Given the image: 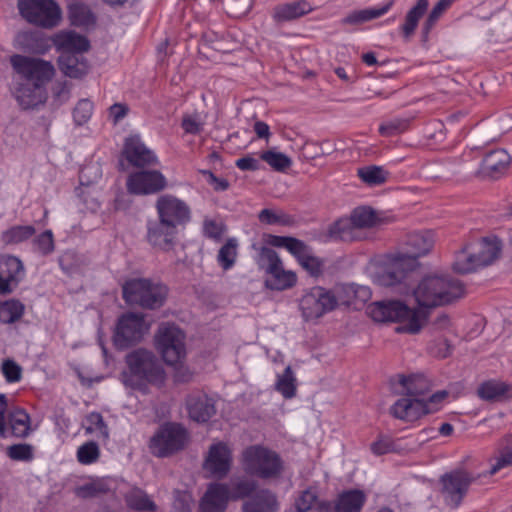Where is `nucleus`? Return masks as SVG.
<instances>
[{"label": "nucleus", "instance_id": "29", "mask_svg": "<svg viewBox=\"0 0 512 512\" xmlns=\"http://www.w3.org/2000/svg\"><path fill=\"white\" fill-rule=\"evenodd\" d=\"M59 69L70 78H82L89 71V64L83 55L61 54L58 59Z\"/></svg>", "mask_w": 512, "mask_h": 512}, {"label": "nucleus", "instance_id": "20", "mask_svg": "<svg viewBox=\"0 0 512 512\" xmlns=\"http://www.w3.org/2000/svg\"><path fill=\"white\" fill-rule=\"evenodd\" d=\"M232 465V448L228 443L218 441L208 450L204 461V469L217 478L225 477Z\"/></svg>", "mask_w": 512, "mask_h": 512}, {"label": "nucleus", "instance_id": "50", "mask_svg": "<svg viewBox=\"0 0 512 512\" xmlns=\"http://www.w3.org/2000/svg\"><path fill=\"white\" fill-rule=\"evenodd\" d=\"M24 310V305L18 300L0 302V321L4 324L14 323L23 316Z\"/></svg>", "mask_w": 512, "mask_h": 512}, {"label": "nucleus", "instance_id": "64", "mask_svg": "<svg viewBox=\"0 0 512 512\" xmlns=\"http://www.w3.org/2000/svg\"><path fill=\"white\" fill-rule=\"evenodd\" d=\"M194 499L187 491H176L174 495L173 509L175 512H191Z\"/></svg>", "mask_w": 512, "mask_h": 512}, {"label": "nucleus", "instance_id": "40", "mask_svg": "<svg viewBox=\"0 0 512 512\" xmlns=\"http://www.w3.org/2000/svg\"><path fill=\"white\" fill-rule=\"evenodd\" d=\"M490 461V475L497 473L503 468L512 466V434L505 436L500 441L497 453Z\"/></svg>", "mask_w": 512, "mask_h": 512}, {"label": "nucleus", "instance_id": "60", "mask_svg": "<svg viewBox=\"0 0 512 512\" xmlns=\"http://www.w3.org/2000/svg\"><path fill=\"white\" fill-rule=\"evenodd\" d=\"M107 491L106 484L101 481H93L86 484H83L81 486H78L75 489V493L80 498H91L95 497L101 493H104Z\"/></svg>", "mask_w": 512, "mask_h": 512}, {"label": "nucleus", "instance_id": "23", "mask_svg": "<svg viewBox=\"0 0 512 512\" xmlns=\"http://www.w3.org/2000/svg\"><path fill=\"white\" fill-rule=\"evenodd\" d=\"M330 293L335 300V309L341 305L350 306L356 301L365 302L371 295L368 287L354 284L335 285L330 289Z\"/></svg>", "mask_w": 512, "mask_h": 512}, {"label": "nucleus", "instance_id": "6", "mask_svg": "<svg viewBox=\"0 0 512 512\" xmlns=\"http://www.w3.org/2000/svg\"><path fill=\"white\" fill-rule=\"evenodd\" d=\"M232 491L226 484L214 483L208 486L200 502V512H224L230 498L249 496L256 488L252 480L232 481Z\"/></svg>", "mask_w": 512, "mask_h": 512}, {"label": "nucleus", "instance_id": "26", "mask_svg": "<svg viewBox=\"0 0 512 512\" xmlns=\"http://www.w3.org/2000/svg\"><path fill=\"white\" fill-rule=\"evenodd\" d=\"M53 44L61 54H78L88 51L90 44L86 37L73 31H62L53 38Z\"/></svg>", "mask_w": 512, "mask_h": 512}, {"label": "nucleus", "instance_id": "4", "mask_svg": "<svg viewBox=\"0 0 512 512\" xmlns=\"http://www.w3.org/2000/svg\"><path fill=\"white\" fill-rule=\"evenodd\" d=\"M419 308H433L451 303L464 294L460 281L446 276H427L413 289Z\"/></svg>", "mask_w": 512, "mask_h": 512}, {"label": "nucleus", "instance_id": "38", "mask_svg": "<svg viewBox=\"0 0 512 512\" xmlns=\"http://www.w3.org/2000/svg\"><path fill=\"white\" fill-rule=\"evenodd\" d=\"M428 6V0H418L416 4L411 9H409L405 16L404 23L400 27L405 40H409L415 33L419 20L427 11Z\"/></svg>", "mask_w": 512, "mask_h": 512}, {"label": "nucleus", "instance_id": "17", "mask_svg": "<svg viewBox=\"0 0 512 512\" xmlns=\"http://www.w3.org/2000/svg\"><path fill=\"white\" fill-rule=\"evenodd\" d=\"M476 476L462 469L446 473L441 477V496L446 505L458 507Z\"/></svg>", "mask_w": 512, "mask_h": 512}, {"label": "nucleus", "instance_id": "42", "mask_svg": "<svg viewBox=\"0 0 512 512\" xmlns=\"http://www.w3.org/2000/svg\"><path fill=\"white\" fill-rule=\"evenodd\" d=\"M239 242L236 238H229L218 250L217 263L224 271L232 269L237 261Z\"/></svg>", "mask_w": 512, "mask_h": 512}, {"label": "nucleus", "instance_id": "14", "mask_svg": "<svg viewBox=\"0 0 512 512\" xmlns=\"http://www.w3.org/2000/svg\"><path fill=\"white\" fill-rule=\"evenodd\" d=\"M148 331L149 324L142 314L126 313L117 322L113 336L114 344L119 349L128 348L140 342Z\"/></svg>", "mask_w": 512, "mask_h": 512}, {"label": "nucleus", "instance_id": "25", "mask_svg": "<svg viewBox=\"0 0 512 512\" xmlns=\"http://www.w3.org/2000/svg\"><path fill=\"white\" fill-rule=\"evenodd\" d=\"M176 233L177 228L158 218L148 224L147 239L154 247L167 250L172 246Z\"/></svg>", "mask_w": 512, "mask_h": 512}, {"label": "nucleus", "instance_id": "34", "mask_svg": "<svg viewBox=\"0 0 512 512\" xmlns=\"http://www.w3.org/2000/svg\"><path fill=\"white\" fill-rule=\"evenodd\" d=\"M278 504L276 497L268 490L258 492L250 501L243 505V512H276Z\"/></svg>", "mask_w": 512, "mask_h": 512}, {"label": "nucleus", "instance_id": "62", "mask_svg": "<svg viewBox=\"0 0 512 512\" xmlns=\"http://www.w3.org/2000/svg\"><path fill=\"white\" fill-rule=\"evenodd\" d=\"M181 127L187 134H199L204 127V121L198 113L186 114L183 116Z\"/></svg>", "mask_w": 512, "mask_h": 512}, {"label": "nucleus", "instance_id": "56", "mask_svg": "<svg viewBox=\"0 0 512 512\" xmlns=\"http://www.w3.org/2000/svg\"><path fill=\"white\" fill-rule=\"evenodd\" d=\"M33 249L37 253L46 256L54 251V238L51 230H46L38 235L32 242Z\"/></svg>", "mask_w": 512, "mask_h": 512}, {"label": "nucleus", "instance_id": "19", "mask_svg": "<svg viewBox=\"0 0 512 512\" xmlns=\"http://www.w3.org/2000/svg\"><path fill=\"white\" fill-rule=\"evenodd\" d=\"M167 187L166 177L157 170H143L132 173L127 179V190L131 194L150 195Z\"/></svg>", "mask_w": 512, "mask_h": 512}, {"label": "nucleus", "instance_id": "21", "mask_svg": "<svg viewBox=\"0 0 512 512\" xmlns=\"http://www.w3.org/2000/svg\"><path fill=\"white\" fill-rule=\"evenodd\" d=\"M23 262L13 255L0 256V295L11 293L25 277Z\"/></svg>", "mask_w": 512, "mask_h": 512}, {"label": "nucleus", "instance_id": "11", "mask_svg": "<svg viewBox=\"0 0 512 512\" xmlns=\"http://www.w3.org/2000/svg\"><path fill=\"white\" fill-rule=\"evenodd\" d=\"M416 263L406 252L389 254L378 260L373 272L374 281L381 286H393L400 283Z\"/></svg>", "mask_w": 512, "mask_h": 512}, {"label": "nucleus", "instance_id": "59", "mask_svg": "<svg viewBox=\"0 0 512 512\" xmlns=\"http://www.w3.org/2000/svg\"><path fill=\"white\" fill-rule=\"evenodd\" d=\"M454 0H439L429 13L425 23L424 31L428 33L443 15V13L452 5Z\"/></svg>", "mask_w": 512, "mask_h": 512}, {"label": "nucleus", "instance_id": "5", "mask_svg": "<svg viewBox=\"0 0 512 512\" xmlns=\"http://www.w3.org/2000/svg\"><path fill=\"white\" fill-rule=\"evenodd\" d=\"M122 292L127 303L155 309L164 304L168 289L158 281L147 278H131L124 282Z\"/></svg>", "mask_w": 512, "mask_h": 512}, {"label": "nucleus", "instance_id": "43", "mask_svg": "<svg viewBox=\"0 0 512 512\" xmlns=\"http://www.w3.org/2000/svg\"><path fill=\"white\" fill-rule=\"evenodd\" d=\"M350 216L359 232H362L364 229L373 228L381 222L376 211L366 206L355 208Z\"/></svg>", "mask_w": 512, "mask_h": 512}, {"label": "nucleus", "instance_id": "61", "mask_svg": "<svg viewBox=\"0 0 512 512\" xmlns=\"http://www.w3.org/2000/svg\"><path fill=\"white\" fill-rule=\"evenodd\" d=\"M7 455L15 461H30L33 459V447L26 443L11 445L7 448Z\"/></svg>", "mask_w": 512, "mask_h": 512}, {"label": "nucleus", "instance_id": "22", "mask_svg": "<svg viewBox=\"0 0 512 512\" xmlns=\"http://www.w3.org/2000/svg\"><path fill=\"white\" fill-rule=\"evenodd\" d=\"M123 154L129 163L137 167L158 164L155 153L142 142L138 135L126 139Z\"/></svg>", "mask_w": 512, "mask_h": 512}, {"label": "nucleus", "instance_id": "13", "mask_svg": "<svg viewBox=\"0 0 512 512\" xmlns=\"http://www.w3.org/2000/svg\"><path fill=\"white\" fill-rule=\"evenodd\" d=\"M18 9L26 21L44 28L55 27L61 19V11L53 0H19Z\"/></svg>", "mask_w": 512, "mask_h": 512}, {"label": "nucleus", "instance_id": "53", "mask_svg": "<svg viewBox=\"0 0 512 512\" xmlns=\"http://www.w3.org/2000/svg\"><path fill=\"white\" fill-rule=\"evenodd\" d=\"M319 502L317 491L313 488H307L299 492L294 499L295 512H308L314 509Z\"/></svg>", "mask_w": 512, "mask_h": 512}, {"label": "nucleus", "instance_id": "39", "mask_svg": "<svg viewBox=\"0 0 512 512\" xmlns=\"http://www.w3.org/2000/svg\"><path fill=\"white\" fill-rule=\"evenodd\" d=\"M330 237L341 241H354L362 239V232H359L354 225L351 216L341 218L335 222L329 229Z\"/></svg>", "mask_w": 512, "mask_h": 512}, {"label": "nucleus", "instance_id": "58", "mask_svg": "<svg viewBox=\"0 0 512 512\" xmlns=\"http://www.w3.org/2000/svg\"><path fill=\"white\" fill-rule=\"evenodd\" d=\"M93 103L89 99H81L73 110V119L77 125L87 123L93 114Z\"/></svg>", "mask_w": 512, "mask_h": 512}, {"label": "nucleus", "instance_id": "47", "mask_svg": "<svg viewBox=\"0 0 512 512\" xmlns=\"http://www.w3.org/2000/svg\"><path fill=\"white\" fill-rule=\"evenodd\" d=\"M476 247V253L479 256L482 266L489 265L498 256L501 251L500 242L494 239H483L480 243L473 244Z\"/></svg>", "mask_w": 512, "mask_h": 512}, {"label": "nucleus", "instance_id": "44", "mask_svg": "<svg viewBox=\"0 0 512 512\" xmlns=\"http://www.w3.org/2000/svg\"><path fill=\"white\" fill-rule=\"evenodd\" d=\"M35 234V228L32 225H15L6 230L1 234V241L5 245H18Z\"/></svg>", "mask_w": 512, "mask_h": 512}, {"label": "nucleus", "instance_id": "46", "mask_svg": "<svg viewBox=\"0 0 512 512\" xmlns=\"http://www.w3.org/2000/svg\"><path fill=\"white\" fill-rule=\"evenodd\" d=\"M71 23L75 26L88 27L95 23V16L90 8L81 2H72L68 6Z\"/></svg>", "mask_w": 512, "mask_h": 512}, {"label": "nucleus", "instance_id": "2", "mask_svg": "<svg viewBox=\"0 0 512 512\" xmlns=\"http://www.w3.org/2000/svg\"><path fill=\"white\" fill-rule=\"evenodd\" d=\"M367 313L378 323H398L399 333L418 334L428 318L426 311L409 307L398 299H384L368 305Z\"/></svg>", "mask_w": 512, "mask_h": 512}, {"label": "nucleus", "instance_id": "54", "mask_svg": "<svg viewBox=\"0 0 512 512\" xmlns=\"http://www.w3.org/2000/svg\"><path fill=\"white\" fill-rule=\"evenodd\" d=\"M358 175L367 184L379 185L387 180L389 174L380 166H367L358 169Z\"/></svg>", "mask_w": 512, "mask_h": 512}, {"label": "nucleus", "instance_id": "36", "mask_svg": "<svg viewBox=\"0 0 512 512\" xmlns=\"http://www.w3.org/2000/svg\"><path fill=\"white\" fill-rule=\"evenodd\" d=\"M428 6V0H418L416 4L411 9H409L405 16L404 23L400 27L405 40H409L415 33L419 20L427 11Z\"/></svg>", "mask_w": 512, "mask_h": 512}, {"label": "nucleus", "instance_id": "51", "mask_svg": "<svg viewBox=\"0 0 512 512\" xmlns=\"http://www.w3.org/2000/svg\"><path fill=\"white\" fill-rule=\"evenodd\" d=\"M9 424L11 433L16 437H26L30 431V417L21 410L17 409L9 414Z\"/></svg>", "mask_w": 512, "mask_h": 512}, {"label": "nucleus", "instance_id": "31", "mask_svg": "<svg viewBox=\"0 0 512 512\" xmlns=\"http://www.w3.org/2000/svg\"><path fill=\"white\" fill-rule=\"evenodd\" d=\"M479 256L476 253V247L473 244L465 246L455 255L453 269L460 274H467L481 267Z\"/></svg>", "mask_w": 512, "mask_h": 512}, {"label": "nucleus", "instance_id": "3", "mask_svg": "<svg viewBox=\"0 0 512 512\" xmlns=\"http://www.w3.org/2000/svg\"><path fill=\"white\" fill-rule=\"evenodd\" d=\"M128 370L123 373V382L134 390L146 393L149 385H161L165 380V372L153 352L136 349L125 358Z\"/></svg>", "mask_w": 512, "mask_h": 512}, {"label": "nucleus", "instance_id": "35", "mask_svg": "<svg viewBox=\"0 0 512 512\" xmlns=\"http://www.w3.org/2000/svg\"><path fill=\"white\" fill-rule=\"evenodd\" d=\"M366 501V495L358 489L341 493L335 505L336 512H360Z\"/></svg>", "mask_w": 512, "mask_h": 512}, {"label": "nucleus", "instance_id": "52", "mask_svg": "<svg viewBox=\"0 0 512 512\" xmlns=\"http://www.w3.org/2000/svg\"><path fill=\"white\" fill-rule=\"evenodd\" d=\"M127 505L136 510H154L155 504L149 496L139 488H132L125 495Z\"/></svg>", "mask_w": 512, "mask_h": 512}, {"label": "nucleus", "instance_id": "41", "mask_svg": "<svg viewBox=\"0 0 512 512\" xmlns=\"http://www.w3.org/2000/svg\"><path fill=\"white\" fill-rule=\"evenodd\" d=\"M83 428L86 434L93 436L101 442L105 443L109 439L108 425L104 421L103 416L98 412H91L85 417Z\"/></svg>", "mask_w": 512, "mask_h": 512}, {"label": "nucleus", "instance_id": "63", "mask_svg": "<svg viewBox=\"0 0 512 512\" xmlns=\"http://www.w3.org/2000/svg\"><path fill=\"white\" fill-rule=\"evenodd\" d=\"M225 226L220 221L212 219H205L203 223V233L207 238H210L216 242L222 239L225 233Z\"/></svg>", "mask_w": 512, "mask_h": 512}, {"label": "nucleus", "instance_id": "28", "mask_svg": "<svg viewBox=\"0 0 512 512\" xmlns=\"http://www.w3.org/2000/svg\"><path fill=\"white\" fill-rule=\"evenodd\" d=\"M19 48L35 54H45L51 47L48 38L38 31H23L15 39Z\"/></svg>", "mask_w": 512, "mask_h": 512}, {"label": "nucleus", "instance_id": "8", "mask_svg": "<svg viewBox=\"0 0 512 512\" xmlns=\"http://www.w3.org/2000/svg\"><path fill=\"white\" fill-rule=\"evenodd\" d=\"M298 308L305 322H317L335 310V300L329 288L316 285L303 290Z\"/></svg>", "mask_w": 512, "mask_h": 512}, {"label": "nucleus", "instance_id": "48", "mask_svg": "<svg viewBox=\"0 0 512 512\" xmlns=\"http://www.w3.org/2000/svg\"><path fill=\"white\" fill-rule=\"evenodd\" d=\"M260 159L277 172H285L293 164L292 159L288 155L277 151L275 148L261 152Z\"/></svg>", "mask_w": 512, "mask_h": 512}, {"label": "nucleus", "instance_id": "1", "mask_svg": "<svg viewBox=\"0 0 512 512\" xmlns=\"http://www.w3.org/2000/svg\"><path fill=\"white\" fill-rule=\"evenodd\" d=\"M21 81L13 89L18 103L24 108H34L47 99V83L54 77L55 68L51 62L23 55H13L10 59Z\"/></svg>", "mask_w": 512, "mask_h": 512}, {"label": "nucleus", "instance_id": "16", "mask_svg": "<svg viewBox=\"0 0 512 512\" xmlns=\"http://www.w3.org/2000/svg\"><path fill=\"white\" fill-rule=\"evenodd\" d=\"M187 441V433L177 424L162 426L150 440V450L158 457L168 456L182 449Z\"/></svg>", "mask_w": 512, "mask_h": 512}, {"label": "nucleus", "instance_id": "27", "mask_svg": "<svg viewBox=\"0 0 512 512\" xmlns=\"http://www.w3.org/2000/svg\"><path fill=\"white\" fill-rule=\"evenodd\" d=\"M313 10L312 5L305 0H298L277 5L273 10V19L278 23L288 22L302 17Z\"/></svg>", "mask_w": 512, "mask_h": 512}, {"label": "nucleus", "instance_id": "55", "mask_svg": "<svg viewBox=\"0 0 512 512\" xmlns=\"http://www.w3.org/2000/svg\"><path fill=\"white\" fill-rule=\"evenodd\" d=\"M76 457L79 463L91 465L98 461L100 449L96 442L88 441L78 447Z\"/></svg>", "mask_w": 512, "mask_h": 512}, {"label": "nucleus", "instance_id": "15", "mask_svg": "<svg viewBox=\"0 0 512 512\" xmlns=\"http://www.w3.org/2000/svg\"><path fill=\"white\" fill-rule=\"evenodd\" d=\"M269 244L274 247L285 248L299 262L310 275L318 276L323 267L322 261L314 256L309 247L301 240L288 236L269 237Z\"/></svg>", "mask_w": 512, "mask_h": 512}, {"label": "nucleus", "instance_id": "9", "mask_svg": "<svg viewBox=\"0 0 512 512\" xmlns=\"http://www.w3.org/2000/svg\"><path fill=\"white\" fill-rule=\"evenodd\" d=\"M155 346L168 365L180 364L186 356L185 334L175 324L162 323L155 335Z\"/></svg>", "mask_w": 512, "mask_h": 512}, {"label": "nucleus", "instance_id": "7", "mask_svg": "<svg viewBox=\"0 0 512 512\" xmlns=\"http://www.w3.org/2000/svg\"><path fill=\"white\" fill-rule=\"evenodd\" d=\"M244 470L260 478H272L281 473L282 461L274 452L259 445L247 447L242 453Z\"/></svg>", "mask_w": 512, "mask_h": 512}, {"label": "nucleus", "instance_id": "24", "mask_svg": "<svg viewBox=\"0 0 512 512\" xmlns=\"http://www.w3.org/2000/svg\"><path fill=\"white\" fill-rule=\"evenodd\" d=\"M186 407L190 418L198 423L207 422L216 412L213 400L202 393L189 395Z\"/></svg>", "mask_w": 512, "mask_h": 512}, {"label": "nucleus", "instance_id": "12", "mask_svg": "<svg viewBox=\"0 0 512 512\" xmlns=\"http://www.w3.org/2000/svg\"><path fill=\"white\" fill-rule=\"evenodd\" d=\"M259 261L266 264L267 288L283 291L292 288L297 283V275L292 270H286L278 254L271 248L262 247L259 253Z\"/></svg>", "mask_w": 512, "mask_h": 512}, {"label": "nucleus", "instance_id": "32", "mask_svg": "<svg viewBox=\"0 0 512 512\" xmlns=\"http://www.w3.org/2000/svg\"><path fill=\"white\" fill-rule=\"evenodd\" d=\"M399 384L402 387V393L412 398H423L430 390V382L422 374L401 375Z\"/></svg>", "mask_w": 512, "mask_h": 512}, {"label": "nucleus", "instance_id": "30", "mask_svg": "<svg viewBox=\"0 0 512 512\" xmlns=\"http://www.w3.org/2000/svg\"><path fill=\"white\" fill-rule=\"evenodd\" d=\"M434 245V238L431 232H415L406 240V253L416 263V259L426 255Z\"/></svg>", "mask_w": 512, "mask_h": 512}, {"label": "nucleus", "instance_id": "45", "mask_svg": "<svg viewBox=\"0 0 512 512\" xmlns=\"http://www.w3.org/2000/svg\"><path fill=\"white\" fill-rule=\"evenodd\" d=\"M510 391V386L502 381L489 380L478 388V394L482 399L498 401L505 398Z\"/></svg>", "mask_w": 512, "mask_h": 512}, {"label": "nucleus", "instance_id": "57", "mask_svg": "<svg viewBox=\"0 0 512 512\" xmlns=\"http://www.w3.org/2000/svg\"><path fill=\"white\" fill-rule=\"evenodd\" d=\"M1 373L8 383H17L22 379V367L13 359H5L1 363Z\"/></svg>", "mask_w": 512, "mask_h": 512}, {"label": "nucleus", "instance_id": "10", "mask_svg": "<svg viewBox=\"0 0 512 512\" xmlns=\"http://www.w3.org/2000/svg\"><path fill=\"white\" fill-rule=\"evenodd\" d=\"M448 396L445 390L432 394L428 400L424 398H401L390 408L391 414L400 420L415 421L421 416L436 412Z\"/></svg>", "mask_w": 512, "mask_h": 512}, {"label": "nucleus", "instance_id": "49", "mask_svg": "<svg viewBox=\"0 0 512 512\" xmlns=\"http://www.w3.org/2000/svg\"><path fill=\"white\" fill-rule=\"evenodd\" d=\"M276 390L286 399H291L296 394V377L290 366H287L282 374L277 375Z\"/></svg>", "mask_w": 512, "mask_h": 512}, {"label": "nucleus", "instance_id": "37", "mask_svg": "<svg viewBox=\"0 0 512 512\" xmlns=\"http://www.w3.org/2000/svg\"><path fill=\"white\" fill-rule=\"evenodd\" d=\"M428 6V0H418L416 4L411 9H409L405 16L404 23L400 27L405 40H409L415 33L419 20L427 11Z\"/></svg>", "mask_w": 512, "mask_h": 512}, {"label": "nucleus", "instance_id": "18", "mask_svg": "<svg viewBox=\"0 0 512 512\" xmlns=\"http://www.w3.org/2000/svg\"><path fill=\"white\" fill-rule=\"evenodd\" d=\"M155 208L158 218L177 228L190 221L191 211L187 203L172 194L157 198Z\"/></svg>", "mask_w": 512, "mask_h": 512}, {"label": "nucleus", "instance_id": "33", "mask_svg": "<svg viewBox=\"0 0 512 512\" xmlns=\"http://www.w3.org/2000/svg\"><path fill=\"white\" fill-rule=\"evenodd\" d=\"M510 155L503 149H497L489 152L483 159L482 166L485 173L491 177H498L509 166Z\"/></svg>", "mask_w": 512, "mask_h": 512}]
</instances>
